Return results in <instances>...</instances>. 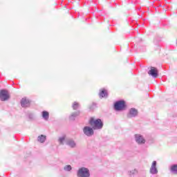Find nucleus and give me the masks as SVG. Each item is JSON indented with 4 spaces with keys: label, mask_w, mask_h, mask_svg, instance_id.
<instances>
[{
    "label": "nucleus",
    "mask_w": 177,
    "mask_h": 177,
    "mask_svg": "<svg viewBox=\"0 0 177 177\" xmlns=\"http://www.w3.org/2000/svg\"><path fill=\"white\" fill-rule=\"evenodd\" d=\"M89 124L94 129H102L103 128V122L100 119L95 120V118H91Z\"/></svg>",
    "instance_id": "obj_1"
},
{
    "label": "nucleus",
    "mask_w": 177,
    "mask_h": 177,
    "mask_svg": "<svg viewBox=\"0 0 177 177\" xmlns=\"http://www.w3.org/2000/svg\"><path fill=\"white\" fill-rule=\"evenodd\" d=\"M126 107L127 105L124 100L118 101L114 104V109L116 111H122V110H125Z\"/></svg>",
    "instance_id": "obj_2"
},
{
    "label": "nucleus",
    "mask_w": 177,
    "mask_h": 177,
    "mask_svg": "<svg viewBox=\"0 0 177 177\" xmlns=\"http://www.w3.org/2000/svg\"><path fill=\"white\" fill-rule=\"evenodd\" d=\"M10 97L8 90L2 89L0 90V100L1 102H6Z\"/></svg>",
    "instance_id": "obj_3"
},
{
    "label": "nucleus",
    "mask_w": 177,
    "mask_h": 177,
    "mask_svg": "<svg viewBox=\"0 0 177 177\" xmlns=\"http://www.w3.org/2000/svg\"><path fill=\"white\" fill-rule=\"evenodd\" d=\"M89 170L85 167H82L77 171L78 177H89Z\"/></svg>",
    "instance_id": "obj_4"
},
{
    "label": "nucleus",
    "mask_w": 177,
    "mask_h": 177,
    "mask_svg": "<svg viewBox=\"0 0 177 177\" xmlns=\"http://www.w3.org/2000/svg\"><path fill=\"white\" fill-rule=\"evenodd\" d=\"M149 75H151L153 78L158 77V69L154 66L151 67V70L148 72Z\"/></svg>",
    "instance_id": "obj_5"
},
{
    "label": "nucleus",
    "mask_w": 177,
    "mask_h": 177,
    "mask_svg": "<svg viewBox=\"0 0 177 177\" xmlns=\"http://www.w3.org/2000/svg\"><path fill=\"white\" fill-rule=\"evenodd\" d=\"M83 132L86 136H92V135L94 133L93 129L89 127H84L83 129Z\"/></svg>",
    "instance_id": "obj_6"
},
{
    "label": "nucleus",
    "mask_w": 177,
    "mask_h": 177,
    "mask_svg": "<svg viewBox=\"0 0 177 177\" xmlns=\"http://www.w3.org/2000/svg\"><path fill=\"white\" fill-rule=\"evenodd\" d=\"M136 142H137L138 145H144V143H146V140H145V138H143V136H140V134H136Z\"/></svg>",
    "instance_id": "obj_7"
},
{
    "label": "nucleus",
    "mask_w": 177,
    "mask_h": 177,
    "mask_svg": "<svg viewBox=\"0 0 177 177\" xmlns=\"http://www.w3.org/2000/svg\"><path fill=\"white\" fill-rule=\"evenodd\" d=\"M156 165H157V162L153 161L152 162V165H151V169H150L151 174H156L158 172V170H157V167H156Z\"/></svg>",
    "instance_id": "obj_8"
},
{
    "label": "nucleus",
    "mask_w": 177,
    "mask_h": 177,
    "mask_svg": "<svg viewBox=\"0 0 177 177\" xmlns=\"http://www.w3.org/2000/svg\"><path fill=\"white\" fill-rule=\"evenodd\" d=\"M21 105L22 107L30 106V100H27V98H22L21 100Z\"/></svg>",
    "instance_id": "obj_9"
},
{
    "label": "nucleus",
    "mask_w": 177,
    "mask_h": 177,
    "mask_svg": "<svg viewBox=\"0 0 177 177\" xmlns=\"http://www.w3.org/2000/svg\"><path fill=\"white\" fill-rule=\"evenodd\" d=\"M129 115L130 117H136L138 115V110L136 109H131L129 111Z\"/></svg>",
    "instance_id": "obj_10"
},
{
    "label": "nucleus",
    "mask_w": 177,
    "mask_h": 177,
    "mask_svg": "<svg viewBox=\"0 0 177 177\" xmlns=\"http://www.w3.org/2000/svg\"><path fill=\"white\" fill-rule=\"evenodd\" d=\"M99 95L100 97H106L107 96V91L106 89H102L100 92Z\"/></svg>",
    "instance_id": "obj_11"
},
{
    "label": "nucleus",
    "mask_w": 177,
    "mask_h": 177,
    "mask_svg": "<svg viewBox=\"0 0 177 177\" xmlns=\"http://www.w3.org/2000/svg\"><path fill=\"white\" fill-rule=\"evenodd\" d=\"M46 140V136L41 135L38 137V142H40V143H44Z\"/></svg>",
    "instance_id": "obj_12"
},
{
    "label": "nucleus",
    "mask_w": 177,
    "mask_h": 177,
    "mask_svg": "<svg viewBox=\"0 0 177 177\" xmlns=\"http://www.w3.org/2000/svg\"><path fill=\"white\" fill-rule=\"evenodd\" d=\"M170 171L177 175V165H173L170 167Z\"/></svg>",
    "instance_id": "obj_13"
},
{
    "label": "nucleus",
    "mask_w": 177,
    "mask_h": 177,
    "mask_svg": "<svg viewBox=\"0 0 177 177\" xmlns=\"http://www.w3.org/2000/svg\"><path fill=\"white\" fill-rule=\"evenodd\" d=\"M42 117L43 118H44V120H48L49 118V112L46 111H44L42 112Z\"/></svg>",
    "instance_id": "obj_14"
},
{
    "label": "nucleus",
    "mask_w": 177,
    "mask_h": 177,
    "mask_svg": "<svg viewBox=\"0 0 177 177\" xmlns=\"http://www.w3.org/2000/svg\"><path fill=\"white\" fill-rule=\"evenodd\" d=\"M66 145H68V146H70V147H75V142L73 140H68Z\"/></svg>",
    "instance_id": "obj_15"
},
{
    "label": "nucleus",
    "mask_w": 177,
    "mask_h": 177,
    "mask_svg": "<svg viewBox=\"0 0 177 177\" xmlns=\"http://www.w3.org/2000/svg\"><path fill=\"white\" fill-rule=\"evenodd\" d=\"M78 106H80V104L78 102H73V107L74 110H77V109H78Z\"/></svg>",
    "instance_id": "obj_16"
},
{
    "label": "nucleus",
    "mask_w": 177,
    "mask_h": 177,
    "mask_svg": "<svg viewBox=\"0 0 177 177\" xmlns=\"http://www.w3.org/2000/svg\"><path fill=\"white\" fill-rule=\"evenodd\" d=\"M64 140H66V136H63L62 138H59V142L60 145H63V142H64Z\"/></svg>",
    "instance_id": "obj_17"
},
{
    "label": "nucleus",
    "mask_w": 177,
    "mask_h": 177,
    "mask_svg": "<svg viewBox=\"0 0 177 177\" xmlns=\"http://www.w3.org/2000/svg\"><path fill=\"white\" fill-rule=\"evenodd\" d=\"M65 171H71V165H68L64 167Z\"/></svg>",
    "instance_id": "obj_18"
},
{
    "label": "nucleus",
    "mask_w": 177,
    "mask_h": 177,
    "mask_svg": "<svg viewBox=\"0 0 177 177\" xmlns=\"http://www.w3.org/2000/svg\"><path fill=\"white\" fill-rule=\"evenodd\" d=\"M89 109H93V106H89Z\"/></svg>",
    "instance_id": "obj_19"
},
{
    "label": "nucleus",
    "mask_w": 177,
    "mask_h": 177,
    "mask_svg": "<svg viewBox=\"0 0 177 177\" xmlns=\"http://www.w3.org/2000/svg\"><path fill=\"white\" fill-rule=\"evenodd\" d=\"M160 52H161V50H160V49H159V53H160Z\"/></svg>",
    "instance_id": "obj_20"
},
{
    "label": "nucleus",
    "mask_w": 177,
    "mask_h": 177,
    "mask_svg": "<svg viewBox=\"0 0 177 177\" xmlns=\"http://www.w3.org/2000/svg\"><path fill=\"white\" fill-rule=\"evenodd\" d=\"M93 106H95V104H93Z\"/></svg>",
    "instance_id": "obj_21"
}]
</instances>
